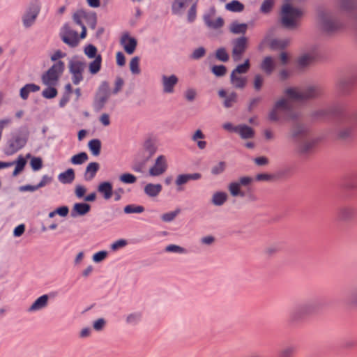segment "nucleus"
<instances>
[{
    "instance_id": "bf43d9fd",
    "label": "nucleus",
    "mask_w": 357,
    "mask_h": 357,
    "mask_svg": "<svg viewBox=\"0 0 357 357\" xmlns=\"http://www.w3.org/2000/svg\"><path fill=\"white\" fill-rule=\"evenodd\" d=\"M119 181L126 184H132L137 181V177L132 174L125 173L119 176Z\"/></svg>"
},
{
    "instance_id": "a211bd4d",
    "label": "nucleus",
    "mask_w": 357,
    "mask_h": 357,
    "mask_svg": "<svg viewBox=\"0 0 357 357\" xmlns=\"http://www.w3.org/2000/svg\"><path fill=\"white\" fill-rule=\"evenodd\" d=\"M178 82V78L175 75L161 76V84L162 92L165 94H171L174 92V88Z\"/></svg>"
},
{
    "instance_id": "20e7f679",
    "label": "nucleus",
    "mask_w": 357,
    "mask_h": 357,
    "mask_svg": "<svg viewBox=\"0 0 357 357\" xmlns=\"http://www.w3.org/2000/svg\"><path fill=\"white\" fill-rule=\"evenodd\" d=\"M40 10L41 3L39 0H32L29 2L21 17L24 29H29L35 24Z\"/></svg>"
},
{
    "instance_id": "c03bdc74",
    "label": "nucleus",
    "mask_w": 357,
    "mask_h": 357,
    "mask_svg": "<svg viewBox=\"0 0 357 357\" xmlns=\"http://www.w3.org/2000/svg\"><path fill=\"white\" fill-rule=\"evenodd\" d=\"M227 168V163L225 161H219L212 166L211 173L213 176H218L223 174Z\"/></svg>"
},
{
    "instance_id": "603ef678",
    "label": "nucleus",
    "mask_w": 357,
    "mask_h": 357,
    "mask_svg": "<svg viewBox=\"0 0 357 357\" xmlns=\"http://www.w3.org/2000/svg\"><path fill=\"white\" fill-rule=\"evenodd\" d=\"M250 67V60L247 59L243 63L238 65L236 68L232 70V73L243 75L249 70Z\"/></svg>"
},
{
    "instance_id": "052dcab7",
    "label": "nucleus",
    "mask_w": 357,
    "mask_h": 357,
    "mask_svg": "<svg viewBox=\"0 0 357 357\" xmlns=\"http://www.w3.org/2000/svg\"><path fill=\"white\" fill-rule=\"evenodd\" d=\"M180 211H181L180 209L178 208V209H176V210H175L174 211H170V212L164 213V214L162 215L161 219H162V220L163 222H172L178 215Z\"/></svg>"
},
{
    "instance_id": "13d9d810",
    "label": "nucleus",
    "mask_w": 357,
    "mask_h": 357,
    "mask_svg": "<svg viewBox=\"0 0 357 357\" xmlns=\"http://www.w3.org/2000/svg\"><path fill=\"white\" fill-rule=\"evenodd\" d=\"M352 128L351 127H342L337 132V137L340 139H347L351 136Z\"/></svg>"
},
{
    "instance_id": "c85d7f7f",
    "label": "nucleus",
    "mask_w": 357,
    "mask_h": 357,
    "mask_svg": "<svg viewBox=\"0 0 357 357\" xmlns=\"http://www.w3.org/2000/svg\"><path fill=\"white\" fill-rule=\"evenodd\" d=\"M236 133L243 139H252L255 135L254 129L245 124L238 125Z\"/></svg>"
},
{
    "instance_id": "1a4fd4ad",
    "label": "nucleus",
    "mask_w": 357,
    "mask_h": 357,
    "mask_svg": "<svg viewBox=\"0 0 357 357\" xmlns=\"http://www.w3.org/2000/svg\"><path fill=\"white\" fill-rule=\"evenodd\" d=\"M319 310V303L316 301H309L300 305L296 310L291 314V319L293 321H296L303 317L312 315L317 312Z\"/></svg>"
},
{
    "instance_id": "aec40b11",
    "label": "nucleus",
    "mask_w": 357,
    "mask_h": 357,
    "mask_svg": "<svg viewBox=\"0 0 357 357\" xmlns=\"http://www.w3.org/2000/svg\"><path fill=\"white\" fill-rule=\"evenodd\" d=\"M218 96L220 98L223 99V106L227 109L234 107L238 101V95L234 91L228 93L225 89H220L218 91Z\"/></svg>"
},
{
    "instance_id": "c756f323",
    "label": "nucleus",
    "mask_w": 357,
    "mask_h": 357,
    "mask_svg": "<svg viewBox=\"0 0 357 357\" xmlns=\"http://www.w3.org/2000/svg\"><path fill=\"white\" fill-rule=\"evenodd\" d=\"M98 192L101 194L106 200L109 199L113 195L112 184L109 181H104L98 185Z\"/></svg>"
},
{
    "instance_id": "9d476101",
    "label": "nucleus",
    "mask_w": 357,
    "mask_h": 357,
    "mask_svg": "<svg viewBox=\"0 0 357 357\" xmlns=\"http://www.w3.org/2000/svg\"><path fill=\"white\" fill-rule=\"evenodd\" d=\"M294 121V122L290 127L288 137L289 139L298 142L307 136L309 130L305 124L298 121V120Z\"/></svg>"
},
{
    "instance_id": "de8ad7c7",
    "label": "nucleus",
    "mask_w": 357,
    "mask_h": 357,
    "mask_svg": "<svg viewBox=\"0 0 357 357\" xmlns=\"http://www.w3.org/2000/svg\"><path fill=\"white\" fill-rule=\"evenodd\" d=\"M296 351V347L294 345H287L280 351L279 357H294Z\"/></svg>"
},
{
    "instance_id": "f03ea898",
    "label": "nucleus",
    "mask_w": 357,
    "mask_h": 357,
    "mask_svg": "<svg viewBox=\"0 0 357 357\" xmlns=\"http://www.w3.org/2000/svg\"><path fill=\"white\" fill-rule=\"evenodd\" d=\"M284 94L293 101H304L318 97L321 94V90L317 86H310L304 89L288 87L284 89Z\"/></svg>"
},
{
    "instance_id": "f704fd0d",
    "label": "nucleus",
    "mask_w": 357,
    "mask_h": 357,
    "mask_svg": "<svg viewBox=\"0 0 357 357\" xmlns=\"http://www.w3.org/2000/svg\"><path fill=\"white\" fill-rule=\"evenodd\" d=\"M228 195L223 191H218L213 194L211 202L215 206H222L227 200Z\"/></svg>"
},
{
    "instance_id": "f257e3e1",
    "label": "nucleus",
    "mask_w": 357,
    "mask_h": 357,
    "mask_svg": "<svg viewBox=\"0 0 357 357\" xmlns=\"http://www.w3.org/2000/svg\"><path fill=\"white\" fill-rule=\"evenodd\" d=\"M292 101L291 98L284 94L278 99L268 114V120L273 123L298 120L301 113L294 108Z\"/></svg>"
},
{
    "instance_id": "a18cd8bd",
    "label": "nucleus",
    "mask_w": 357,
    "mask_h": 357,
    "mask_svg": "<svg viewBox=\"0 0 357 357\" xmlns=\"http://www.w3.org/2000/svg\"><path fill=\"white\" fill-rule=\"evenodd\" d=\"M89 148L95 156L100 155L101 149V142L98 139H91L88 144Z\"/></svg>"
},
{
    "instance_id": "6ab92c4d",
    "label": "nucleus",
    "mask_w": 357,
    "mask_h": 357,
    "mask_svg": "<svg viewBox=\"0 0 357 357\" xmlns=\"http://www.w3.org/2000/svg\"><path fill=\"white\" fill-rule=\"evenodd\" d=\"M353 86V80L351 77H344L339 79L335 84V89L339 95L347 96L350 93Z\"/></svg>"
},
{
    "instance_id": "680f3d73",
    "label": "nucleus",
    "mask_w": 357,
    "mask_h": 357,
    "mask_svg": "<svg viewBox=\"0 0 357 357\" xmlns=\"http://www.w3.org/2000/svg\"><path fill=\"white\" fill-rule=\"evenodd\" d=\"M165 251L167 252H174L179 254H185L187 253V250L181 246L170 244L165 248Z\"/></svg>"
},
{
    "instance_id": "09e8293b",
    "label": "nucleus",
    "mask_w": 357,
    "mask_h": 357,
    "mask_svg": "<svg viewBox=\"0 0 357 357\" xmlns=\"http://www.w3.org/2000/svg\"><path fill=\"white\" fill-rule=\"evenodd\" d=\"M88 155L85 152H81L73 155L70 158V162L73 165H82L88 160Z\"/></svg>"
},
{
    "instance_id": "6e6d98bb",
    "label": "nucleus",
    "mask_w": 357,
    "mask_h": 357,
    "mask_svg": "<svg viewBox=\"0 0 357 357\" xmlns=\"http://www.w3.org/2000/svg\"><path fill=\"white\" fill-rule=\"evenodd\" d=\"M188 182H189L188 174H178L175 180V184L178 190H181V186L185 185Z\"/></svg>"
},
{
    "instance_id": "8fccbe9b",
    "label": "nucleus",
    "mask_w": 357,
    "mask_h": 357,
    "mask_svg": "<svg viewBox=\"0 0 357 357\" xmlns=\"http://www.w3.org/2000/svg\"><path fill=\"white\" fill-rule=\"evenodd\" d=\"M142 314L139 312H132L126 317V322L128 325L137 324L141 319Z\"/></svg>"
},
{
    "instance_id": "3c124183",
    "label": "nucleus",
    "mask_w": 357,
    "mask_h": 357,
    "mask_svg": "<svg viewBox=\"0 0 357 357\" xmlns=\"http://www.w3.org/2000/svg\"><path fill=\"white\" fill-rule=\"evenodd\" d=\"M129 66L130 70L132 74L139 75L140 73L141 70L139 68V58L138 56L132 58Z\"/></svg>"
},
{
    "instance_id": "4d7b16f0",
    "label": "nucleus",
    "mask_w": 357,
    "mask_h": 357,
    "mask_svg": "<svg viewBox=\"0 0 357 357\" xmlns=\"http://www.w3.org/2000/svg\"><path fill=\"white\" fill-rule=\"evenodd\" d=\"M215 58L220 61L227 62L229 56L225 47H220L215 52Z\"/></svg>"
},
{
    "instance_id": "58836bf2",
    "label": "nucleus",
    "mask_w": 357,
    "mask_h": 357,
    "mask_svg": "<svg viewBox=\"0 0 357 357\" xmlns=\"http://www.w3.org/2000/svg\"><path fill=\"white\" fill-rule=\"evenodd\" d=\"M248 29V24L233 22L229 26V31L234 34H244Z\"/></svg>"
},
{
    "instance_id": "4468645a",
    "label": "nucleus",
    "mask_w": 357,
    "mask_h": 357,
    "mask_svg": "<svg viewBox=\"0 0 357 357\" xmlns=\"http://www.w3.org/2000/svg\"><path fill=\"white\" fill-rule=\"evenodd\" d=\"M26 144V139L20 136L10 139L4 147L3 152L6 155H12L22 149Z\"/></svg>"
},
{
    "instance_id": "2eb2a0df",
    "label": "nucleus",
    "mask_w": 357,
    "mask_h": 357,
    "mask_svg": "<svg viewBox=\"0 0 357 357\" xmlns=\"http://www.w3.org/2000/svg\"><path fill=\"white\" fill-rule=\"evenodd\" d=\"M318 143V139L307 135V137L303 138L297 142L298 151L301 155H307L310 153Z\"/></svg>"
},
{
    "instance_id": "39448f33",
    "label": "nucleus",
    "mask_w": 357,
    "mask_h": 357,
    "mask_svg": "<svg viewBox=\"0 0 357 357\" xmlns=\"http://www.w3.org/2000/svg\"><path fill=\"white\" fill-rule=\"evenodd\" d=\"M65 65L61 61L55 63L42 76L43 83L48 86H54L57 84L60 77L64 70Z\"/></svg>"
},
{
    "instance_id": "9b49d317",
    "label": "nucleus",
    "mask_w": 357,
    "mask_h": 357,
    "mask_svg": "<svg viewBox=\"0 0 357 357\" xmlns=\"http://www.w3.org/2000/svg\"><path fill=\"white\" fill-rule=\"evenodd\" d=\"M60 37L64 43L72 47L77 46L80 38L77 32L73 29L68 24H65L61 29Z\"/></svg>"
},
{
    "instance_id": "e2e57ef3",
    "label": "nucleus",
    "mask_w": 357,
    "mask_h": 357,
    "mask_svg": "<svg viewBox=\"0 0 357 357\" xmlns=\"http://www.w3.org/2000/svg\"><path fill=\"white\" fill-rule=\"evenodd\" d=\"M57 95V90L54 86H48L42 92V96L47 99L54 98Z\"/></svg>"
},
{
    "instance_id": "0eeeda50",
    "label": "nucleus",
    "mask_w": 357,
    "mask_h": 357,
    "mask_svg": "<svg viewBox=\"0 0 357 357\" xmlns=\"http://www.w3.org/2000/svg\"><path fill=\"white\" fill-rule=\"evenodd\" d=\"M321 24L323 30L328 33L336 32L343 26V23L331 12L321 13Z\"/></svg>"
},
{
    "instance_id": "cd10ccee",
    "label": "nucleus",
    "mask_w": 357,
    "mask_h": 357,
    "mask_svg": "<svg viewBox=\"0 0 357 357\" xmlns=\"http://www.w3.org/2000/svg\"><path fill=\"white\" fill-rule=\"evenodd\" d=\"M100 169V165L97 162L88 164L84 173V178L86 181H92Z\"/></svg>"
},
{
    "instance_id": "864d4df0",
    "label": "nucleus",
    "mask_w": 357,
    "mask_h": 357,
    "mask_svg": "<svg viewBox=\"0 0 357 357\" xmlns=\"http://www.w3.org/2000/svg\"><path fill=\"white\" fill-rule=\"evenodd\" d=\"M183 96L188 102H193L197 96V91L195 89L189 87L185 90Z\"/></svg>"
},
{
    "instance_id": "72a5a7b5",
    "label": "nucleus",
    "mask_w": 357,
    "mask_h": 357,
    "mask_svg": "<svg viewBox=\"0 0 357 357\" xmlns=\"http://www.w3.org/2000/svg\"><path fill=\"white\" fill-rule=\"evenodd\" d=\"M75 178V171L72 168H69L63 172H61L58 176L59 181L63 184L72 183Z\"/></svg>"
},
{
    "instance_id": "f8f14e48",
    "label": "nucleus",
    "mask_w": 357,
    "mask_h": 357,
    "mask_svg": "<svg viewBox=\"0 0 357 357\" xmlns=\"http://www.w3.org/2000/svg\"><path fill=\"white\" fill-rule=\"evenodd\" d=\"M248 39L245 36L237 38L232 40V51L231 56L234 61H239L243 54L245 53L248 48Z\"/></svg>"
},
{
    "instance_id": "49530a36",
    "label": "nucleus",
    "mask_w": 357,
    "mask_h": 357,
    "mask_svg": "<svg viewBox=\"0 0 357 357\" xmlns=\"http://www.w3.org/2000/svg\"><path fill=\"white\" fill-rule=\"evenodd\" d=\"M226 9L231 12H241L244 9V6L237 0H233L225 6Z\"/></svg>"
},
{
    "instance_id": "423d86ee",
    "label": "nucleus",
    "mask_w": 357,
    "mask_h": 357,
    "mask_svg": "<svg viewBox=\"0 0 357 357\" xmlns=\"http://www.w3.org/2000/svg\"><path fill=\"white\" fill-rule=\"evenodd\" d=\"M111 93L109 83L106 81L102 82L93 100V107L96 112H100L104 108Z\"/></svg>"
},
{
    "instance_id": "412c9836",
    "label": "nucleus",
    "mask_w": 357,
    "mask_h": 357,
    "mask_svg": "<svg viewBox=\"0 0 357 357\" xmlns=\"http://www.w3.org/2000/svg\"><path fill=\"white\" fill-rule=\"evenodd\" d=\"M121 44L127 54H132L136 50L137 41L135 38L130 37L128 33H125L121 38Z\"/></svg>"
},
{
    "instance_id": "473e14b6",
    "label": "nucleus",
    "mask_w": 357,
    "mask_h": 357,
    "mask_svg": "<svg viewBox=\"0 0 357 357\" xmlns=\"http://www.w3.org/2000/svg\"><path fill=\"white\" fill-rule=\"evenodd\" d=\"M162 186L160 183H148L144 186V192L149 197H156L162 191Z\"/></svg>"
},
{
    "instance_id": "a878e982",
    "label": "nucleus",
    "mask_w": 357,
    "mask_h": 357,
    "mask_svg": "<svg viewBox=\"0 0 357 357\" xmlns=\"http://www.w3.org/2000/svg\"><path fill=\"white\" fill-rule=\"evenodd\" d=\"M230 83L234 89H243L248 83V79L243 75L232 73L230 75Z\"/></svg>"
},
{
    "instance_id": "338daca9",
    "label": "nucleus",
    "mask_w": 357,
    "mask_h": 357,
    "mask_svg": "<svg viewBox=\"0 0 357 357\" xmlns=\"http://www.w3.org/2000/svg\"><path fill=\"white\" fill-rule=\"evenodd\" d=\"M84 54L90 59H96L97 54V48L93 45H88L84 48Z\"/></svg>"
},
{
    "instance_id": "5701e85b",
    "label": "nucleus",
    "mask_w": 357,
    "mask_h": 357,
    "mask_svg": "<svg viewBox=\"0 0 357 357\" xmlns=\"http://www.w3.org/2000/svg\"><path fill=\"white\" fill-rule=\"evenodd\" d=\"M49 296L44 294L38 297L27 309L28 312H34L45 308L48 305Z\"/></svg>"
},
{
    "instance_id": "5fc2aeb1",
    "label": "nucleus",
    "mask_w": 357,
    "mask_h": 357,
    "mask_svg": "<svg viewBox=\"0 0 357 357\" xmlns=\"http://www.w3.org/2000/svg\"><path fill=\"white\" fill-rule=\"evenodd\" d=\"M144 208L142 206H136L133 204H129L124 207L123 211L125 213H141L144 212Z\"/></svg>"
},
{
    "instance_id": "7ed1b4c3",
    "label": "nucleus",
    "mask_w": 357,
    "mask_h": 357,
    "mask_svg": "<svg viewBox=\"0 0 357 357\" xmlns=\"http://www.w3.org/2000/svg\"><path fill=\"white\" fill-rule=\"evenodd\" d=\"M303 15V11L301 8L286 3L282 8L281 22L284 27L294 29L298 26V20Z\"/></svg>"
},
{
    "instance_id": "79ce46f5",
    "label": "nucleus",
    "mask_w": 357,
    "mask_h": 357,
    "mask_svg": "<svg viewBox=\"0 0 357 357\" xmlns=\"http://www.w3.org/2000/svg\"><path fill=\"white\" fill-rule=\"evenodd\" d=\"M102 56L100 54H98L96 59L91 61L89 65V71L92 75L97 74L101 68Z\"/></svg>"
},
{
    "instance_id": "dca6fc26",
    "label": "nucleus",
    "mask_w": 357,
    "mask_h": 357,
    "mask_svg": "<svg viewBox=\"0 0 357 357\" xmlns=\"http://www.w3.org/2000/svg\"><path fill=\"white\" fill-rule=\"evenodd\" d=\"M157 145L152 139H147L144 141L142 150L139 153V156L148 162L157 151Z\"/></svg>"
},
{
    "instance_id": "e433bc0d",
    "label": "nucleus",
    "mask_w": 357,
    "mask_h": 357,
    "mask_svg": "<svg viewBox=\"0 0 357 357\" xmlns=\"http://www.w3.org/2000/svg\"><path fill=\"white\" fill-rule=\"evenodd\" d=\"M190 1L191 0H174L172 6V13L175 15L181 14Z\"/></svg>"
},
{
    "instance_id": "ddd939ff",
    "label": "nucleus",
    "mask_w": 357,
    "mask_h": 357,
    "mask_svg": "<svg viewBox=\"0 0 357 357\" xmlns=\"http://www.w3.org/2000/svg\"><path fill=\"white\" fill-rule=\"evenodd\" d=\"M215 9L211 8L204 16L205 24L211 29H218L224 25V20L221 17H215Z\"/></svg>"
},
{
    "instance_id": "69168bd1",
    "label": "nucleus",
    "mask_w": 357,
    "mask_h": 357,
    "mask_svg": "<svg viewBox=\"0 0 357 357\" xmlns=\"http://www.w3.org/2000/svg\"><path fill=\"white\" fill-rule=\"evenodd\" d=\"M211 71L215 76L222 77L227 73V68L223 65L213 66Z\"/></svg>"
},
{
    "instance_id": "4c0bfd02",
    "label": "nucleus",
    "mask_w": 357,
    "mask_h": 357,
    "mask_svg": "<svg viewBox=\"0 0 357 357\" xmlns=\"http://www.w3.org/2000/svg\"><path fill=\"white\" fill-rule=\"evenodd\" d=\"M205 138V135L203 132L198 129L197 130L191 137V139L196 142L199 149H204L206 146V142L199 139Z\"/></svg>"
},
{
    "instance_id": "37998d69",
    "label": "nucleus",
    "mask_w": 357,
    "mask_h": 357,
    "mask_svg": "<svg viewBox=\"0 0 357 357\" xmlns=\"http://www.w3.org/2000/svg\"><path fill=\"white\" fill-rule=\"evenodd\" d=\"M228 190L232 197L245 196V193L241 190V186L236 181L231 182L228 185Z\"/></svg>"
},
{
    "instance_id": "ea45409f",
    "label": "nucleus",
    "mask_w": 357,
    "mask_h": 357,
    "mask_svg": "<svg viewBox=\"0 0 357 357\" xmlns=\"http://www.w3.org/2000/svg\"><path fill=\"white\" fill-rule=\"evenodd\" d=\"M291 43V39L289 38H276L273 39L271 43V47L275 50H281L287 47Z\"/></svg>"
},
{
    "instance_id": "a19ab883",
    "label": "nucleus",
    "mask_w": 357,
    "mask_h": 357,
    "mask_svg": "<svg viewBox=\"0 0 357 357\" xmlns=\"http://www.w3.org/2000/svg\"><path fill=\"white\" fill-rule=\"evenodd\" d=\"M11 162H13L14 165H15V168L13 172V176H16L21 172L23 171L26 164V158H24L22 155H20L17 157V159L16 160L12 161Z\"/></svg>"
},
{
    "instance_id": "2f4dec72",
    "label": "nucleus",
    "mask_w": 357,
    "mask_h": 357,
    "mask_svg": "<svg viewBox=\"0 0 357 357\" xmlns=\"http://www.w3.org/2000/svg\"><path fill=\"white\" fill-rule=\"evenodd\" d=\"M337 8L344 13L353 11L356 7L355 0H336Z\"/></svg>"
},
{
    "instance_id": "393cba45",
    "label": "nucleus",
    "mask_w": 357,
    "mask_h": 357,
    "mask_svg": "<svg viewBox=\"0 0 357 357\" xmlns=\"http://www.w3.org/2000/svg\"><path fill=\"white\" fill-rule=\"evenodd\" d=\"M356 215V208L351 206H344L338 211L339 218L344 222L351 221Z\"/></svg>"
},
{
    "instance_id": "0e129e2a",
    "label": "nucleus",
    "mask_w": 357,
    "mask_h": 357,
    "mask_svg": "<svg viewBox=\"0 0 357 357\" xmlns=\"http://www.w3.org/2000/svg\"><path fill=\"white\" fill-rule=\"evenodd\" d=\"M264 82V78L261 75L257 74L254 77L253 86L255 91L261 90Z\"/></svg>"
},
{
    "instance_id": "7c9ffc66",
    "label": "nucleus",
    "mask_w": 357,
    "mask_h": 357,
    "mask_svg": "<svg viewBox=\"0 0 357 357\" xmlns=\"http://www.w3.org/2000/svg\"><path fill=\"white\" fill-rule=\"evenodd\" d=\"M275 59L270 56L264 57L260 65L261 69L268 75L272 74L275 69Z\"/></svg>"
},
{
    "instance_id": "774afa93",
    "label": "nucleus",
    "mask_w": 357,
    "mask_h": 357,
    "mask_svg": "<svg viewBox=\"0 0 357 357\" xmlns=\"http://www.w3.org/2000/svg\"><path fill=\"white\" fill-rule=\"evenodd\" d=\"M107 255H108V252L107 251H105V250L100 251V252L95 253L93 255L92 259L95 263H100V262L102 261L103 260H105L106 259V257H107Z\"/></svg>"
},
{
    "instance_id": "6e6552de",
    "label": "nucleus",
    "mask_w": 357,
    "mask_h": 357,
    "mask_svg": "<svg viewBox=\"0 0 357 357\" xmlns=\"http://www.w3.org/2000/svg\"><path fill=\"white\" fill-rule=\"evenodd\" d=\"M86 63L79 59H71L68 63L69 73L71 80L75 85H78L84 79V73Z\"/></svg>"
},
{
    "instance_id": "f3484780",
    "label": "nucleus",
    "mask_w": 357,
    "mask_h": 357,
    "mask_svg": "<svg viewBox=\"0 0 357 357\" xmlns=\"http://www.w3.org/2000/svg\"><path fill=\"white\" fill-rule=\"evenodd\" d=\"M167 167L166 157L160 155L156 158L154 165L149 169V174L151 176H159L166 172Z\"/></svg>"
},
{
    "instance_id": "b1692460",
    "label": "nucleus",
    "mask_w": 357,
    "mask_h": 357,
    "mask_svg": "<svg viewBox=\"0 0 357 357\" xmlns=\"http://www.w3.org/2000/svg\"><path fill=\"white\" fill-rule=\"evenodd\" d=\"M87 18V13L82 10H78L76 13H75L73 15V20L74 22L80 26L82 28V32L80 33V38L84 39L86 36V28L83 23V20Z\"/></svg>"
},
{
    "instance_id": "c9c22d12",
    "label": "nucleus",
    "mask_w": 357,
    "mask_h": 357,
    "mask_svg": "<svg viewBox=\"0 0 357 357\" xmlns=\"http://www.w3.org/2000/svg\"><path fill=\"white\" fill-rule=\"evenodd\" d=\"M40 90V86L35 84H26L20 91V96L22 99L26 100L31 92H36Z\"/></svg>"
},
{
    "instance_id": "4be33fe9",
    "label": "nucleus",
    "mask_w": 357,
    "mask_h": 357,
    "mask_svg": "<svg viewBox=\"0 0 357 357\" xmlns=\"http://www.w3.org/2000/svg\"><path fill=\"white\" fill-rule=\"evenodd\" d=\"M315 58L316 54L314 51L301 54L297 59L298 67L301 69L308 67L314 61Z\"/></svg>"
},
{
    "instance_id": "bb28decb",
    "label": "nucleus",
    "mask_w": 357,
    "mask_h": 357,
    "mask_svg": "<svg viewBox=\"0 0 357 357\" xmlns=\"http://www.w3.org/2000/svg\"><path fill=\"white\" fill-rule=\"evenodd\" d=\"M91 210V206L89 204L80 202L75 203L71 210V216L76 218L77 216H83L87 214Z\"/></svg>"
}]
</instances>
